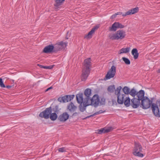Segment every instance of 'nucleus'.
Returning <instances> with one entry per match:
<instances>
[{"label":"nucleus","instance_id":"1","mask_svg":"<svg viewBox=\"0 0 160 160\" xmlns=\"http://www.w3.org/2000/svg\"><path fill=\"white\" fill-rule=\"evenodd\" d=\"M91 89L87 88L84 92V95L82 93L76 95V99L78 103L80 104L79 108L80 110L84 112L86 107L89 105H92L95 107H98L99 103V99L98 95H94L92 98H90L91 95Z\"/></svg>","mask_w":160,"mask_h":160},{"label":"nucleus","instance_id":"2","mask_svg":"<svg viewBox=\"0 0 160 160\" xmlns=\"http://www.w3.org/2000/svg\"><path fill=\"white\" fill-rule=\"evenodd\" d=\"M144 95V92L141 90L139 91L136 97H134L131 100V105L133 108H137L140 105V101Z\"/></svg>","mask_w":160,"mask_h":160},{"label":"nucleus","instance_id":"3","mask_svg":"<svg viewBox=\"0 0 160 160\" xmlns=\"http://www.w3.org/2000/svg\"><path fill=\"white\" fill-rule=\"evenodd\" d=\"M126 34L125 31L120 29L118 30L114 33H111L109 35V38L113 40L121 41L125 37Z\"/></svg>","mask_w":160,"mask_h":160},{"label":"nucleus","instance_id":"4","mask_svg":"<svg viewBox=\"0 0 160 160\" xmlns=\"http://www.w3.org/2000/svg\"><path fill=\"white\" fill-rule=\"evenodd\" d=\"M141 101L140 104V106L144 109H146L149 108L151 106L152 104V101L150 100L147 97L143 96L142 99L141 100Z\"/></svg>","mask_w":160,"mask_h":160},{"label":"nucleus","instance_id":"5","mask_svg":"<svg viewBox=\"0 0 160 160\" xmlns=\"http://www.w3.org/2000/svg\"><path fill=\"white\" fill-rule=\"evenodd\" d=\"M116 72V68L114 66L112 65L106 75L105 79L108 80L113 78L115 76Z\"/></svg>","mask_w":160,"mask_h":160},{"label":"nucleus","instance_id":"6","mask_svg":"<svg viewBox=\"0 0 160 160\" xmlns=\"http://www.w3.org/2000/svg\"><path fill=\"white\" fill-rule=\"evenodd\" d=\"M51 112V107H50L46 108L44 111L41 112L39 114V116L42 118L47 119L49 118Z\"/></svg>","mask_w":160,"mask_h":160},{"label":"nucleus","instance_id":"7","mask_svg":"<svg viewBox=\"0 0 160 160\" xmlns=\"http://www.w3.org/2000/svg\"><path fill=\"white\" fill-rule=\"evenodd\" d=\"M125 27L124 26L119 22H115L114 23L111 27L109 28V30L110 31H116L118 28H122Z\"/></svg>","mask_w":160,"mask_h":160},{"label":"nucleus","instance_id":"8","mask_svg":"<svg viewBox=\"0 0 160 160\" xmlns=\"http://www.w3.org/2000/svg\"><path fill=\"white\" fill-rule=\"evenodd\" d=\"M57 49V46H53L52 45H49L45 47L43 52L45 53H49L52 52H56Z\"/></svg>","mask_w":160,"mask_h":160},{"label":"nucleus","instance_id":"9","mask_svg":"<svg viewBox=\"0 0 160 160\" xmlns=\"http://www.w3.org/2000/svg\"><path fill=\"white\" fill-rule=\"evenodd\" d=\"M151 108L154 115L157 117H160V112L158 105L155 103H152Z\"/></svg>","mask_w":160,"mask_h":160},{"label":"nucleus","instance_id":"10","mask_svg":"<svg viewBox=\"0 0 160 160\" xmlns=\"http://www.w3.org/2000/svg\"><path fill=\"white\" fill-rule=\"evenodd\" d=\"M138 11V8L136 7L135 8H132L126 12L125 14H122L121 12H117L116 14V15L122 14V16H125L128 15H130L134 14L137 12Z\"/></svg>","mask_w":160,"mask_h":160},{"label":"nucleus","instance_id":"11","mask_svg":"<svg viewBox=\"0 0 160 160\" xmlns=\"http://www.w3.org/2000/svg\"><path fill=\"white\" fill-rule=\"evenodd\" d=\"M90 69L82 68L81 75V78L82 81H85L87 79L90 72Z\"/></svg>","mask_w":160,"mask_h":160},{"label":"nucleus","instance_id":"12","mask_svg":"<svg viewBox=\"0 0 160 160\" xmlns=\"http://www.w3.org/2000/svg\"><path fill=\"white\" fill-rule=\"evenodd\" d=\"M74 95H66L61 98H59L58 100L60 102H67L70 101L74 98Z\"/></svg>","mask_w":160,"mask_h":160},{"label":"nucleus","instance_id":"13","mask_svg":"<svg viewBox=\"0 0 160 160\" xmlns=\"http://www.w3.org/2000/svg\"><path fill=\"white\" fill-rule=\"evenodd\" d=\"M67 43L63 42L62 41L60 42L55 45V46H57V52L59 51L66 48L67 46Z\"/></svg>","mask_w":160,"mask_h":160},{"label":"nucleus","instance_id":"14","mask_svg":"<svg viewBox=\"0 0 160 160\" xmlns=\"http://www.w3.org/2000/svg\"><path fill=\"white\" fill-rule=\"evenodd\" d=\"M91 59L90 58H88L84 60L83 68L90 69L91 67Z\"/></svg>","mask_w":160,"mask_h":160},{"label":"nucleus","instance_id":"15","mask_svg":"<svg viewBox=\"0 0 160 160\" xmlns=\"http://www.w3.org/2000/svg\"><path fill=\"white\" fill-rule=\"evenodd\" d=\"M69 117V115L67 112H64L59 116L58 119L61 122H64Z\"/></svg>","mask_w":160,"mask_h":160},{"label":"nucleus","instance_id":"16","mask_svg":"<svg viewBox=\"0 0 160 160\" xmlns=\"http://www.w3.org/2000/svg\"><path fill=\"white\" fill-rule=\"evenodd\" d=\"M77 109V107L72 102H71L67 106L68 110L71 112H73Z\"/></svg>","mask_w":160,"mask_h":160},{"label":"nucleus","instance_id":"17","mask_svg":"<svg viewBox=\"0 0 160 160\" xmlns=\"http://www.w3.org/2000/svg\"><path fill=\"white\" fill-rule=\"evenodd\" d=\"M98 26H96L93 28L91 30L88 32V34L85 36L84 38L88 39L91 38L92 37V34L96 30L98 29Z\"/></svg>","mask_w":160,"mask_h":160},{"label":"nucleus","instance_id":"18","mask_svg":"<svg viewBox=\"0 0 160 160\" xmlns=\"http://www.w3.org/2000/svg\"><path fill=\"white\" fill-rule=\"evenodd\" d=\"M126 96L124 94H120L117 96V102L119 104H122L123 103L124 100Z\"/></svg>","mask_w":160,"mask_h":160},{"label":"nucleus","instance_id":"19","mask_svg":"<svg viewBox=\"0 0 160 160\" xmlns=\"http://www.w3.org/2000/svg\"><path fill=\"white\" fill-rule=\"evenodd\" d=\"M112 129L111 128H103L99 130H97L96 132L98 134H101L102 133H105L110 132Z\"/></svg>","mask_w":160,"mask_h":160},{"label":"nucleus","instance_id":"20","mask_svg":"<svg viewBox=\"0 0 160 160\" xmlns=\"http://www.w3.org/2000/svg\"><path fill=\"white\" fill-rule=\"evenodd\" d=\"M142 146L139 144L135 143L133 152L142 151Z\"/></svg>","mask_w":160,"mask_h":160},{"label":"nucleus","instance_id":"21","mask_svg":"<svg viewBox=\"0 0 160 160\" xmlns=\"http://www.w3.org/2000/svg\"><path fill=\"white\" fill-rule=\"evenodd\" d=\"M65 0H55V3L54 6L55 9H58L59 6L61 5L63 3Z\"/></svg>","mask_w":160,"mask_h":160},{"label":"nucleus","instance_id":"22","mask_svg":"<svg viewBox=\"0 0 160 160\" xmlns=\"http://www.w3.org/2000/svg\"><path fill=\"white\" fill-rule=\"evenodd\" d=\"M130 48L129 47H127L126 48H123L119 50L118 53L121 54L122 53H126L130 51Z\"/></svg>","mask_w":160,"mask_h":160},{"label":"nucleus","instance_id":"23","mask_svg":"<svg viewBox=\"0 0 160 160\" xmlns=\"http://www.w3.org/2000/svg\"><path fill=\"white\" fill-rule=\"evenodd\" d=\"M132 54L133 56V58L134 59H136L138 58L139 53L136 48H133L132 51Z\"/></svg>","mask_w":160,"mask_h":160},{"label":"nucleus","instance_id":"24","mask_svg":"<svg viewBox=\"0 0 160 160\" xmlns=\"http://www.w3.org/2000/svg\"><path fill=\"white\" fill-rule=\"evenodd\" d=\"M130 99L129 97H126L123 101V103L125 106L128 107L131 105Z\"/></svg>","mask_w":160,"mask_h":160},{"label":"nucleus","instance_id":"25","mask_svg":"<svg viewBox=\"0 0 160 160\" xmlns=\"http://www.w3.org/2000/svg\"><path fill=\"white\" fill-rule=\"evenodd\" d=\"M139 92H137L136 90L134 88H132L130 91L129 94L133 97H135L136 96H137L138 93Z\"/></svg>","mask_w":160,"mask_h":160},{"label":"nucleus","instance_id":"26","mask_svg":"<svg viewBox=\"0 0 160 160\" xmlns=\"http://www.w3.org/2000/svg\"><path fill=\"white\" fill-rule=\"evenodd\" d=\"M50 119L53 121L56 120L58 118V116L55 112L51 113L50 114Z\"/></svg>","mask_w":160,"mask_h":160},{"label":"nucleus","instance_id":"27","mask_svg":"<svg viewBox=\"0 0 160 160\" xmlns=\"http://www.w3.org/2000/svg\"><path fill=\"white\" fill-rule=\"evenodd\" d=\"M105 111H103L102 110H99L98 112H96L94 113L92 115H90L89 116H88L87 117L85 118H89L90 117H93V116H95V115H97L98 114L101 113H102L103 112H104ZM84 119H85V118Z\"/></svg>","mask_w":160,"mask_h":160},{"label":"nucleus","instance_id":"28","mask_svg":"<svg viewBox=\"0 0 160 160\" xmlns=\"http://www.w3.org/2000/svg\"><path fill=\"white\" fill-rule=\"evenodd\" d=\"M122 90L125 94H129L130 89L128 87H124L123 88Z\"/></svg>","mask_w":160,"mask_h":160},{"label":"nucleus","instance_id":"29","mask_svg":"<svg viewBox=\"0 0 160 160\" xmlns=\"http://www.w3.org/2000/svg\"><path fill=\"white\" fill-rule=\"evenodd\" d=\"M121 89L122 87L121 86H119L115 90V93L117 95V96H118V95L121 94L120 93V92Z\"/></svg>","mask_w":160,"mask_h":160},{"label":"nucleus","instance_id":"30","mask_svg":"<svg viewBox=\"0 0 160 160\" xmlns=\"http://www.w3.org/2000/svg\"><path fill=\"white\" fill-rule=\"evenodd\" d=\"M141 151H138L136 152H133V154L136 156H138L140 157H142L143 156V154L140 153Z\"/></svg>","mask_w":160,"mask_h":160},{"label":"nucleus","instance_id":"31","mask_svg":"<svg viewBox=\"0 0 160 160\" xmlns=\"http://www.w3.org/2000/svg\"><path fill=\"white\" fill-rule=\"evenodd\" d=\"M115 89V88L114 86V85H113L109 86L108 88V90L109 92H112L114 91Z\"/></svg>","mask_w":160,"mask_h":160},{"label":"nucleus","instance_id":"32","mask_svg":"<svg viewBox=\"0 0 160 160\" xmlns=\"http://www.w3.org/2000/svg\"><path fill=\"white\" fill-rule=\"evenodd\" d=\"M122 59L126 64L127 65H129L130 64V60L128 58L125 57H122Z\"/></svg>","mask_w":160,"mask_h":160},{"label":"nucleus","instance_id":"33","mask_svg":"<svg viewBox=\"0 0 160 160\" xmlns=\"http://www.w3.org/2000/svg\"><path fill=\"white\" fill-rule=\"evenodd\" d=\"M0 86L2 88H5V86L3 83V82L2 81V79L1 78H0Z\"/></svg>","mask_w":160,"mask_h":160},{"label":"nucleus","instance_id":"34","mask_svg":"<svg viewBox=\"0 0 160 160\" xmlns=\"http://www.w3.org/2000/svg\"><path fill=\"white\" fill-rule=\"evenodd\" d=\"M58 151L60 152H62L66 151V149L65 147L60 148L58 149Z\"/></svg>","mask_w":160,"mask_h":160},{"label":"nucleus","instance_id":"35","mask_svg":"<svg viewBox=\"0 0 160 160\" xmlns=\"http://www.w3.org/2000/svg\"><path fill=\"white\" fill-rule=\"evenodd\" d=\"M53 65L46 66V69H51L53 68Z\"/></svg>","mask_w":160,"mask_h":160},{"label":"nucleus","instance_id":"36","mask_svg":"<svg viewBox=\"0 0 160 160\" xmlns=\"http://www.w3.org/2000/svg\"><path fill=\"white\" fill-rule=\"evenodd\" d=\"M38 65L41 68H43L45 69H46V66H43L41 65L38 64Z\"/></svg>","mask_w":160,"mask_h":160},{"label":"nucleus","instance_id":"37","mask_svg":"<svg viewBox=\"0 0 160 160\" xmlns=\"http://www.w3.org/2000/svg\"><path fill=\"white\" fill-rule=\"evenodd\" d=\"M116 14H115L114 15H112L111 16V18L112 19H113L115 18V17H116Z\"/></svg>","mask_w":160,"mask_h":160},{"label":"nucleus","instance_id":"38","mask_svg":"<svg viewBox=\"0 0 160 160\" xmlns=\"http://www.w3.org/2000/svg\"><path fill=\"white\" fill-rule=\"evenodd\" d=\"M78 113L77 112H75L74 113H73V114H72V116H76L77 115H78Z\"/></svg>","mask_w":160,"mask_h":160},{"label":"nucleus","instance_id":"39","mask_svg":"<svg viewBox=\"0 0 160 160\" xmlns=\"http://www.w3.org/2000/svg\"><path fill=\"white\" fill-rule=\"evenodd\" d=\"M52 88V87H49V88L45 90V92H46L48 91L50 89H51Z\"/></svg>","mask_w":160,"mask_h":160},{"label":"nucleus","instance_id":"40","mask_svg":"<svg viewBox=\"0 0 160 160\" xmlns=\"http://www.w3.org/2000/svg\"><path fill=\"white\" fill-rule=\"evenodd\" d=\"M12 87V86L10 85H7L5 87H6L7 88H10Z\"/></svg>","mask_w":160,"mask_h":160},{"label":"nucleus","instance_id":"41","mask_svg":"<svg viewBox=\"0 0 160 160\" xmlns=\"http://www.w3.org/2000/svg\"><path fill=\"white\" fill-rule=\"evenodd\" d=\"M158 72L160 73V69H159L158 71Z\"/></svg>","mask_w":160,"mask_h":160},{"label":"nucleus","instance_id":"42","mask_svg":"<svg viewBox=\"0 0 160 160\" xmlns=\"http://www.w3.org/2000/svg\"><path fill=\"white\" fill-rule=\"evenodd\" d=\"M65 38H66V39H68V38L67 37H66Z\"/></svg>","mask_w":160,"mask_h":160}]
</instances>
